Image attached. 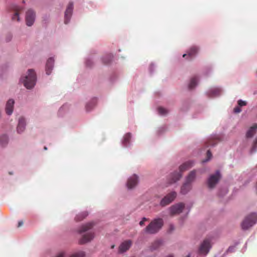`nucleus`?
Segmentation results:
<instances>
[{"label":"nucleus","instance_id":"obj_1","mask_svg":"<svg viewBox=\"0 0 257 257\" xmlns=\"http://www.w3.org/2000/svg\"><path fill=\"white\" fill-rule=\"evenodd\" d=\"M194 165V162L192 161H188L179 167V172H174L170 176V184L175 183L178 181L182 176V173L191 168Z\"/></svg>","mask_w":257,"mask_h":257},{"label":"nucleus","instance_id":"obj_2","mask_svg":"<svg viewBox=\"0 0 257 257\" xmlns=\"http://www.w3.org/2000/svg\"><path fill=\"white\" fill-rule=\"evenodd\" d=\"M163 225L164 221L162 218L154 219L145 228V231L148 234H155L161 229Z\"/></svg>","mask_w":257,"mask_h":257},{"label":"nucleus","instance_id":"obj_3","mask_svg":"<svg viewBox=\"0 0 257 257\" xmlns=\"http://www.w3.org/2000/svg\"><path fill=\"white\" fill-rule=\"evenodd\" d=\"M21 81L27 89H31L36 84V74L33 69H29L28 74L22 78Z\"/></svg>","mask_w":257,"mask_h":257},{"label":"nucleus","instance_id":"obj_4","mask_svg":"<svg viewBox=\"0 0 257 257\" xmlns=\"http://www.w3.org/2000/svg\"><path fill=\"white\" fill-rule=\"evenodd\" d=\"M257 222V213H251L245 217L241 224L243 230H247Z\"/></svg>","mask_w":257,"mask_h":257},{"label":"nucleus","instance_id":"obj_5","mask_svg":"<svg viewBox=\"0 0 257 257\" xmlns=\"http://www.w3.org/2000/svg\"><path fill=\"white\" fill-rule=\"evenodd\" d=\"M221 178V175L219 171H217L215 174L211 175L208 179L207 184L209 188H213L218 182Z\"/></svg>","mask_w":257,"mask_h":257},{"label":"nucleus","instance_id":"obj_6","mask_svg":"<svg viewBox=\"0 0 257 257\" xmlns=\"http://www.w3.org/2000/svg\"><path fill=\"white\" fill-rule=\"evenodd\" d=\"M177 193L172 192L165 196L161 201L160 205L164 207L171 203L176 197Z\"/></svg>","mask_w":257,"mask_h":257},{"label":"nucleus","instance_id":"obj_7","mask_svg":"<svg viewBox=\"0 0 257 257\" xmlns=\"http://www.w3.org/2000/svg\"><path fill=\"white\" fill-rule=\"evenodd\" d=\"M184 207L185 205L182 203L176 204L171 206L169 208L170 215L171 216H174L180 214L183 211Z\"/></svg>","mask_w":257,"mask_h":257},{"label":"nucleus","instance_id":"obj_8","mask_svg":"<svg viewBox=\"0 0 257 257\" xmlns=\"http://www.w3.org/2000/svg\"><path fill=\"white\" fill-rule=\"evenodd\" d=\"M210 240L209 239H205L200 245L199 252L201 254H206L211 248Z\"/></svg>","mask_w":257,"mask_h":257},{"label":"nucleus","instance_id":"obj_9","mask_svg":"<svg viewBox=\"0 0 257 257\" xmlns=\"http://www.w3.org/2000/svg\"><path fill=\"white\" fill-rule=\"evenodd\" d=\"M35 19V13L31 9L28 10L26 15V24L28 26H31Z\"/></svg>","mask_w":257,"mask_h":257},{"label":"nucleus","instance_id":"obj_10","mask_svg":"<svg viewBox=\"0 0 257 257\" xmlns=\"http://www.w3.org/2000/svg\"><path fill=\"white\" fill-rule=\"evenodd\" d=\"M132 244V241L131 240H126L122 242L118 248V252L123 253L129 249Z\"/></svg>","mask_w":257,"mask_h":257},{"label":"nucleus","instance_id":"obj_11","mask_svg":"<svg viewBox=\"0 0 257 257\" xmlns=\"http://www.w3.org/2000/svg\"><path fill=\"white\" fill-rule=\"evenodd\" d=\"M73 9V4L72 3H70L66 10L65 13V24H67L68 23V22L70 21V19L71 18L72 11Z\"/></svg>","mask_w":257,"mask_h":257},{"label":"nucleus","instance_id":"obj_12","mask_svg":"<svg viewBox=\"0 0 257 257\" xmlns=\"http://www.w3.org/2000/svg\"><path fill=\"white\" fill-rule=\"evenodd\" d=\"M138 182V176L134 174L130 177L127 182V187L128 189H132L135 187Z\"/></svg>","mask_w":257,"mask_h":257},{"label":"nucleus","instance_id":"obj_13","mask_svg":"<svg viewBox=\"0 0 257 257\" xmlns=\"http://www.w3.org/2000/svg\"><path fill=\"white\" fill-rule=\"evenodd\" d=\"M94 237V233L88 232L82 236L81 238L80 239L79 242L80 244H84L90 241Z\"/></svg>","mask_w":257,"mask_h":257},{"label":"nucleus","instance_id":"obj_14","mask_svg":"<svg viewBox=\"0 0 257 257\" xmlns=\"http://www.w3.org/2000/svg\"><path fill=\"white\" fill-rule=\"evenodd\" d=\"M198 51V48L197 47H192L188 51L187 54H184L183 57L185 58L186 56H188L189 57V59H191L197 53Z\"/></svg>","mask_w":257,"mask_h":257},{"label":"nucleus","instance_id":"obj_15","mask_svg":"<svg viewBox=\"0 0 257 257\" xmlns=\"http://www.w3.org/2000/svg\"><path fill=\"white\" fill-rule=\"evenodd\" d=\"M54 60L53 58H50L48 59L46 65V71L47 75H50L53 69Z\"/></svg>","mask_w":257,"mask_h":257},{"label":"nucleus","instance_id":"obj_16","mask_svg":"<svg viewBox=\"0 0 257 257\" xmlns=\"http://www.w3.org/2000/svg\"><path fill=\"white\" fill-rule=\"evenodd\" d=\"M26 126V121L25 119L23 117H21L19 119V122L17 126V132L18 133L20 134L23 133L25 129Z\"/></svg>","mask_w":257,"mask_h":257},{"label":"nucleus","instance_id":"obj_17","mask_svg":"<svg viewBox=\"0 0 257 257\" xmlns=\"http://www.w3.org/2000/svg\"><path fill=\"white\" fill-rule=\"evenodd\" d=\"M14 100L13 99H9L6 104V111L8 115H11L13 111V107L14 104Z\"/></svg>","mask_w":257,"mask_h":257},{"label":"nucleus","instance_id":"obj_18","mask_svg":"<svg viewBox=\"0 0 257 257\" xmlns=\"http://www.w3.org/2000/svg\"><path fill=\"white\" fill-rule=\"evenodd\" d=\"M93 225L94 224L92 222L87 223L84 225H83L78 230V232L81 233L82 232H85L92 228L93 226Z\"/></svg>","mask_w":257,"mask_h":257},{"label":"nucleus","instance_id":"obj_19","mask_svg":"<svg viewBox=\"0 0 257 257\" xmlns=\"http://www.w3.org/2000/svg\"><path fill=\"white\" fill-rule=\"evenodd\" d=\"M192 188L191 184L186 182L181 187V193L182 194H187Z\"/></svg>","mask_w":257,"mask_h":257},{"label":"nucleus","instance_id":"obj_20","mask_svg":"<svg viewBox=\"0 0 257 257\" xmlns=\"http://www.w3.org/2000/svg\"><path fill=\"white\" fill-rule=\"evenodd\" d=\"M257 129V124H254L247 131L246 136L247 138H251L256 133Z\"/></svg>","mask_w":257,"mask_h":257},{"label":"nucleus","instance_id":"obj_21","mask_svg":"<svg viewBox=\"0 0 257 257\" xmlns=\"http://www.w3.org/2000/svg\"><path fill=\"white\" fill-rule=\"evenodd\" d=\"M196 171L194 170L191 171L186 178V182L191 184L196 178Z\"/></svg>","mask_w":257,"mask_h":257},{"label":"nucleus","instance_id":"obj_22","mask_svg":"<svg viewBox=\"0 0 257 257\" xmlns=\"http://www.w3.org/2000/svg\"><path fill=\"white\" fill-rule=\"evenodd\" d=\"M221 90L219 88H215L211 89L208 92L209 95L211 97L218 96L220 94Z\"/></svg>","mask_w":257,"mask_h":257},{"label":"nucleus","instance_id":"obj_23","mask_svg":"<svg viewBox=\"0 0 257 257\" xmlns=\"http://www.w3.org/2000/svg\"><path fill=\"white\" fill-rule=\"evenodd\" d=\"M88 215V213L87 212H81L75 217V220L76 221H80L85 218Z\"/></svg>","mask_w":257,"mask_h":257},{"label":"nucleus","instance_id":"obj_24","mask_svg":"<svg viewBox=\"0 0 257 257\" xmlns=\"http://www.w3.org/2000/svg\"><path fill=\"white\" fill-rule=\"evenodd\" d=\"M112 58L111 54H107L102 58V62L104 64H108L111 61Z\"/></svg>","mask_w":257,"mask_h":257},{"label":"nucleus","instance_id":"obj_25","mask_svg":"<svg viewBox=\"0 0 257 257\" xmlns=\"http://www.w3.org/2000/svg\"><path fill=\"white\" fill-rule=\"evenodd\" d=\"M161 244L160 240H155L154 241L150 246V249L153 251L158 248Z\"/></svg>","mask_w":257,"mask_h":257},{"label":"nucleus","instance_id":"obj_26","mask_svg":"<svg viewBox=\"0 0 257 257\" xmlns=\"http://www.w3.org/2000/svg\"><path fill=\"white\" fill-rule=\"evenodd\" d=\"M198 78L196 77L191 78L190 82L189 84V88L191 89L194 88L197 84Z\"/></svg>","mask_w":257,"mask_h":257},{"label":"nucleus","instance_id":"obj_27","mask_svg":"<svg viewBox=\"0 0 257 257\" xmlns=\"http://www.w3.org/2000/svg\"><path fill=\"white\" fill-rule=\"evenodd\" d=\"M217 142L218 140L216 139L210 138L206 142V147H208L209 146H214L217 143Z\"/></svg>","mask_w":257,"mask_h":257},{"label":"nucleus","instance_id":"obj_28","mask_svg":"<svg viewBox=\"0 0 257 257\" xmlns=\"http://www.w3.org/2000/svg\"><path fill=\"white\" fill-rule=\"evenodd\" d=\"M131 138V134L127 133L125 134L123 137L122 143L124 146H127V144H129Z\"/></svg>","mask_w":257,"mask_h":257},{"label":"nucleus","instance_id":"obj_29","mask_svg":"<svg viewBox=\"0 0 257 257\" xmlns=\"http://www.w3.org/2000/svg\"><path fill=\"white\" fill-rule=\"evenodd\" d=\"M8 143V138L6 135H3L0 137V144L2 146H6Z\"/></svg>","mask_w":257,"mask_h":257},{"label":"nucleus","instance_id":"obj_30","mask_svg":"<svg viewBox=\"0 0 257 257\" xmlns=\"http://www.w3.org/2000/svg\"><path fill=\"white\" fill-rule=\"evenodd\" d=\"M21 11L20 8L17 7L15 9V14L12 17V19L14 21H19L20 20L19 18V11Z\"/></svg>","mask_w":257,"mask_h":257},{"label":"nucleus","instance_id":"obj_31","mask_svg":"<svg viewBox=\"0 0 257 257\" xmlns=\"http://www.w3.org/2000/svg\"><path fill=\"white\" fill-rule=\"evenodd\" d=\"M96 101V99H93L91 102L87 103L86 105V110L90 111L95 106Z\"/></svg>","mask_w":257,"mask_h":257},{"label":"nucleus","instance_id":"obj_32","mask_svg":"<svg viewBox=\"0 0 257 257\" xmlns=\"http://www.w3.org/2000/svg\"><path fill=\"white\" fill-rule=\"evenodd\" d=\"M85 254L84 251H80L72 254L70 257H85Z\"/></svg>","mask_w":257,"mask_h":257},{"label":"nucleus","instance_id":"obj_33","mask_svg":"<svg viewBox=\"0 0 257 257\" xmlns=\"http://www.w3.org/2000/svg\"><path fill=\"white\" fill-rule=\"evenodd\" d=\"M158 113L161 115H166L168 113V110L162 107H159L158 108Z\"/></svg>","mask_w":257,"mask_h":257},{"label":"nucleus","instance_id":"obj_34","mask_svg":"<svg viewBox=\"0 0 257 257\" xmlns=\"http://www.w3.org/2000/svg\"><path fill=\"white\" fill-rule=\"evenodd\" d=\"M257 148V139H256L253 144L252 147L251 149L250 152L252 153L255 152Z\"/></svg>","mask_w":257,"mask_h":257},{"label":"nucleus","instance_id":"obj_35","mask_svg":"<svg viewBox=\"0 0 257 257\" xmlns=\"http://www.w3.org/2000/svg\"><path fill=\"white\" fill-rule=\"evenodd\" d=\"M237 103L239 107L245 106L246 105V102L244 101H242V100H239Z\"/></svg>","mask_w":257,"mask_h":257},{"label":"nucleus","instance_id":"obj_36","mask_svg":"<svg viewBox=\"0 0 257 257\" xmlns=\"http://www.w3.org/2000/svg\"><path fill=\"white\" fill-rule=\"evenodd\" d=\"M211 157H212L211 153L210 152V151L209 150H208L207 152V159L205 161H203V162H206V161H208L209 159H211Z\"/></svg>","mask_w":257,"mask_h":257},{"label":"nucleus","instance_id":"obj_37","mask_svg":"<svg viewBox=\"0 0 257 257\" xmlns=\"http://www.w3.org/2000/svg\"><path fill=\"white\" fill-rule=\"evenodd\" d=\"M148 220V219L146 217H143L142 220L140 222L139 224L141 226H143L144 225L145 222Z\"/></svg>","mask_w":257,"mask_h":257},{"label":"nucleus","instance_id":"obj_38","mask_svg":"<svg viewBox=\"0 0 257 257\" xmlns=\"http://www.w3.org/2000/svg\"><path fill=\"white\" fill-rule=\"evenodd\" d=\"M233 111L235 113H239L241 111V109L240 108V107L238 106L234 108Z\"/></svg>","mask_w":257,"mask_h":257},{"label":"nucleus","instance_id":"obj_39","mask_svg":"<svg viewBox=\"0 0 257 257\" xmlns=\"http://www.w3.org/2000/svg\"><path fill=\"white\" fill-rule=\"evenodd\" d=\"M56 257H65V253L63 252H60L58 254Z\"/></svg>","mask_w":257,"mask_h":257},{"label":"nucleus","instance_id":"obj_40","mask_svg":"<svg viewBox=\"0 0 257 257\" xmlns=\"http://www.w3.org/2000/svg\"><path fill=\"white\" fill-rule=\"evenodd\" d=\"M23 224V222L22 221H20L18 223V227H20Z\"/></svg>","mask_w":257,"mask_h":257},{"label":"nucleus","instance_id":"obj_41","mask_svg":"<svg viewBox=\"0 0 257 257\" xmlns=\"http://www.w3.org/2000/svg\"><path fill=\"white\" fill-rule=\"evenodd\" d=\"M89 60L87 61V62H86V65H89V63H89Z\"/></svg>","mask_w":257,"mask_h":257},{"label":"nucleus","instance_id":"obj_42","mask_svg":"<svg viewBox=\"0 0 257 257\" xmlns=\"http://www.w3.org/2000/svg\"><path fill=\"white\" fill-rule=\"evenodd\" d=\"M114 247V245H111V248H113Z\"/></svg>","mask_w":257,"mask_h":257},{"label":"nucleus","instance_id":"obj_43","mask_svg":"<svg viewBox=\"0 0 257 257\" xmlns=\"http://www.w3.org/2000/svg\"><path fill=\"white\" fill-rule=\"evenodd\" d=\"M167 257H173V256L172 255H169V256H168Z\"/></svg>","mask_w":257,"mask_h":257},{"label":"nucleus","instance_id":"obj_44","mask_svg":"<svg viewBox=\"0 0 257 257\" xmlns=\"http://www.w3.org/2000/svg\"><path fill=\"white\" fill-rule=\"evenodd\" d=\"M44 149H45V150H47V148L46 147H44Z\"/></svg>","mask_w":257,"mask_h":257},{"label":"nucleus","instance_id":"obj_45","mask_svg":"<svg viewBox=\"0 0 257 257\" xmlns=\"http://www.w3.org/2000/svg\"><path fill=\"white\" fill-rule=\"evenodd\" d=\"M256 190H257V183H256Z\"/></svg>","mask_w":257,"mask_h":257},{"label":"nucleus","instance_id":"obj_46","mask_svg":"<svg viewBox=\"0 0 257 257\" xmlns=\"http://www.w3.org/2000/svg\"><path fill=\"white\" fill-rule=\"evenodd\" d=\"M186 257H190V256L188 255H187Z\"/></svg>","mask_w":257,"mask_h":257},{"label":"nucleus","instance_id":"obj_47","mask_svg":"<svg viewBox=\"0 0 257 257\" xmlns=\"http://www.w3.org/2000/svg\"><path fill=\"white\" fill-rule=\"evenodd\" d=\"M23 3H25L24 0H23Z\"/></svg>","mask_w":257,"mask_h":257}]
</instances>
